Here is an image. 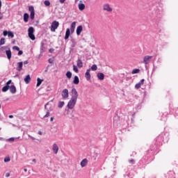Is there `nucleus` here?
<instances>
[{"label": "nucleus", "instance_id": "nucleus-1", "mask_svg": "<svg viewBox=\"0 0 178 178\" xmlns=\"http://www.w3.org/2000/svg\"><path fill=\"white\" fill-rule=\"evenodd\" d=\"M44 109L46 110V115L43 117V119L45 118H49L51 112L54 111V107L49 103H47L44 105Z\"/></svg>", "mask_w": 178, "mask_h": 178}, {"label": "nucleus", "instance_id": "nucleus-2", "mask_svg": "<svg viewBox=\"0 0 178 178\" xmlns=\"http://www.w3.org/2000/svg\"><path fill=\"white\" fill-rule=\"evenodd\" d=\"M28 35L32 41H34L35 40V35H34V28L31 26L28 29Z\"/></svg>", "mask_w": 178, "mask_h": 178}, {"label": "nucleus", "instance_id": "nucleus-3", "mask_svg": "<svg viewBox=\"0 0 178 178\" xmlns=\"http://www.w3.org/2000/svg\"><path fill=\"white\" fill-rule=\"evenodd\" d=\"M77 98H79V92L76 88H73L71 91V99L77 101Z\"/></svg>", "mask_w": 178, "mask_h": 178}, {"label": "nucleus", "instance_id": "nucleus-4", "mask_svg": "<svg viewBox=\"0 0 178 178\" xmlns=\"http://www.w3.org/2000/svg\"><path fill=\"white\" fill-rule=\"evenodd\" d=\"M76 102L77 100L70 99L67 103V107L68 108V109H73V108H74V106H76Z\"/></svg>", "mask_w": 178, "mask_h": 178}, {"label": "nucleus", "instance_id": "nucleus-5", "mask_svg": "<svg viewBox=\"0 0 178 178\" xmlns=\"http://www.w3.org/2000/svg\"><path fill=\"white\" fill-rule=\"evenodd\" d=\"M59 27V22L53 21L51 25V31L53 33L56 31V29Z\"/></svg>", "mask_w": 178, "mask_h": 178}, {"label": "nucleus", "instance_id": "nucleus-6", "mask_svg": "<svg viewBox=\"0 0 178 178\" xmlns=\"http://www.w3.org/2000/svg\"><path fill=\"white\" fill-rule=\"evenodd\" d=\"M29 10L31 12L30 18L31 20H34V17H35V11L34 10V6H29Z\"/></svg>", "mask_w": 178, "mask_h": 178}, {"label": "nucleus", "instance_id": "nucleus-7", "mask_svg": "<svg viewBox=\"0 0 178 178\" xmlns=\"http://www.w3.org/2000/svg\"><path fill=\"white\" fill-rule=\"evenodd\" d=\"M103 10L111 13L113 12V9L112 8V7H111V5H109V3H105L103 5Z\"/></svg>", "mask_w": 178, "mask_h": 178}, {"label": "nucleus", "instance_id": "nucleus-8", "mask_svg": "<svg viewBox=\"0 0 178 178\" xmlns=\"http://www.w3.org/2000/svg\"><path fill=\"white\" fill-rule=\"evenodd\" d=\"M63 99H67L69 98V90L64 89L61 92Z\"/></svg>", "mask_w": 178, "mask_h": 178}, {"label": "nucleus", "instance_id": "nucleus-9", "mask_svg": "<svg viewBox=\"0 0 178 178\" xmlns=\"http://www.w3.org/2000/svg\"><path fill=\"white\" fill-rule=\"evenodd\" d=\"M11 83H12V80H9L8 81H7L6 86L2 88V90H1L2 92H6V91H8V90H9V88H10L9 85Z\"/></svg>", "mask_w": 178, "mask_h": 178}, {"label": "nucleus", "instance_id": "nucleus-10", "mask_svg": "<svg viewBox=\"0 0 178 178\" xmlns=\"http://www.w3.org/2000/svg\"><path fill=\"white\" fill-rule=\"evenodd\" d=\"M151 59H152V56H145L143 58V63H145V65H148V63H149Z\"/></svg>", "mask_w": 178, "mask_h": 178}, {"label": "nucleus", "instance_id": "nucleus-11", "mask_svg": "<svg viewBox=\"0 0 178 178\" xmlns=\"http://www.w3.org/2000/svg\"><path fill=\"white\" fill-rule=\"evenodd\" d=\"M52 151L54 154L56 155L58 154V152L59 151V146H58V144L54 143L52 145Z\"/></svg>", "mask_w": 178, "mask_h": 178}, {"label": "nucleus", "instance_id": "nucleus-12", "mask_svg": "<svg viewBox=\"0 0 178 178\" xmlns=\"http://www.w3.org/2000/svg\"><path fill=\"white\" fill-rule=\"evenodd\" d=\"M90 72H91V69L87 70L85 74V77L88 81H90V80H91V74H90Z\"/></svg>", "mask_w": 178, "mask_h": 178}, {"label": "nucleus", "instance_id": "nucleus-13", "mask_svg": "<svg viewBox=\"0 0 178 178\" xmlns=\"http://www.w3.org/2000/svg\"><path fill=\"white\" fill-rule=\"evenodd\" d=\"M6 55L8 60H10V59H12V51H10V48H8L7 50H6Z\"/></svg>", "mask_w": 178, "mask_h": 178}, {"label": "nucleus", "instance_id": "nucleus-14", "mask_svg": "<svg viewBox=\"0 0 178 178\" xmlns=\"http://www.w3.org/2000/svg\"><path fill=\"white\" fill-rule=\"evenodd\" d=\"M144 79H141L140 82L135 85V88H136V90H138V88H141V86L144 85Z\"/></svg>", "mask_w": 178, "mask_h": 178}, {"label": "nucleus", "instance_id": "nucleus-15", "mask_svg": "<svg viewBox=\"0 0 178 178\" xmlns=\"http://www.w3.org/2000/svg\"><path fill=\"white\" fill-rule=\"evenodd\" d=\"M87 163H88V160L87 159H83L81 161V168H85V166H87Z\"/></svg>", "mask_w": 178, "mask_h": 178}, {"label": "nucleus", "instance_id": "nucleus-16", "mask_svg": "<svg viewBox=\"0 0 178 178\" xmlns=\"http://www.w3.org/2000/svg\"><path fill=\"white\" fill-rule=\"evenodd\" d=\"M76 22H73L71 24L70 31H71V33H74V30L76 29Z\"/></svg>", "mask_w": 178, "mask_h": 178}, {"label": "nucleus", "instance_id": "nucleus-17", "mask_svg": "<svg viewBox=\"0 0 178 178\" xmlns=\"http://www.w3.org/2000/svg\"><path fill=\"white\" fill-rule=\"evenodd\" d=\"M82 31H83V26L81 25L78 26L76 28V35H80Z\"/></svg>", "mask_w": 178, "mask_h": 178}, {"label": "nucleus", "instance_id": "nucleus-18", "mask_svg": "<svg viewBox=\"0 0 178 178\" xmlns=\"http://www.w3.org/2000/svg\"><path fill=\"white\" fill-rule=\"evenodd\" d=\"M17 70H18V72H22V70H23V62L17 63Z\"/></svg>", "mask_w": 178, "mask_h": 178}, {"label": "nucleus", "instance_id": "nucleus-19", "mask_svg": "<svg viewBox=\"0 0 178 178\" xmlns=\"http://www.w3.org/2000/svg\"><path fill=\"white\" fill-rule=\"evenodd\" d=\"M9 90L11 94H16V86H15V85H11Z\"/></svg>", "mask_w": 178, "mask_h": 178}, {"label": "nucleus", "instance_id": "nucleus-20", "mask_svg": "<svg viewBox=\"0 0 178 178\" xmlns=\"http://www.w3.org/2000/svg\"><path fill=\"white\" fill-rule=\"evenodd\" d=\"M97 78L99 80L102 81V80H104V79H105V75L102 72L97 73Z\"/></svg>", "mask_w": 178, "mask_h": 178}, {"label": "nucleus", "instance_id": "nucleus-21", "mask_svg": "<svg viewBox=\"0 0 178 178\" xmlns=\"http://www.w3.org/2000/svg\"><path fill=\"white\" fill-rule=\"evenodd\" d=\"M70 29H67L65 35V40H68L69 37H70Z\"/></svg>", "mask_w": 178, "mask_h": 178}, {"label": "nucleus", "instance_id": "nucleus-22", "mask_svg": "<svg viewBox=\"0 0 178 178\" xmlns=\"http://www.w3.org/2000/svg\"><path fill=\"white\" fill-rule=\"evenodd\" d=\"M24 80L26 84H29V83H30V81H31V77H30V75L28 74Z\"/></svg>", "mask_w": 178, "mask_h": 178}, {"label": "nucleus", "instance_id": "nucleus-23", "mask_svg": "<svg viewBox=\"0 0 178 178\" xmlns=\"http://www.w3.org/2000/svg\"><path fill=\"white\" fill-rule=\"evenodd\" d=\"M74 84H79L80 83V79H79V76H75L73 81Z\"/></svg>", "mask_w": 178, "mask_h": 178}, {"label": "nucleus", "instance_id": "nucleus-24", "mask_svg": "<svg viewBox=\"0 0 178 178\" xmlns=\"http://www.w3.org/2000/svg\"><path fill=\"white\" fill-rule=\"evenodd\" d=\"M29 14H27V13L24 14V22L25 23H27V22H29Z\"/></svg>", "mask_w": 178, "mask_h": 178}, {"label": "nucleus", "instance_id": "nucleus-25", "mask_svg": "<svg viewBox=\"0 0 178 178\" xmlns=\"http://www.w3.org/2000/svg\"><path fill=\"white\" fill-rule=\"evenodd\" d=\"M79 10H84V9H86V5H84V3H79Z\"/></svg>", "mask_w": 178, "mask_h": 178}, {"label": "nucleus", "instance_id": "nucleus-26", "mask_svg": "<svg viewBox=\"0 0 178 178\" xmlns=\"http://www.w3.org/2000/svg\"><path fill=\"white\" fill-rule=\"evenodd\" d=\"M44 80H42V79H40V78H38L37 79V85H36V86L37 87H40V86H41V83H42V81H43Z\"/></svg>", "mask_w": 178, "mask_h": 178}, {"label": "nucleus", "instance_id": "nucleus-27", "mask_svg": "<svg viewBox=\"0 0 178 178\" xmlns=\"http://www.w3.org/2000/svg\"><path fill=\"white\" fill-rule=\"evenodd\" d=\"M77 66L78 67H83V61H81V60H77Z\"/></svg>", "mask_w": 178, "mask_h": 178}, {"label": "nucleus", "instance_id": "nucleus-28", "mask_svg": "<svg viewBox=\"0 0 178 178\" xmlns=\"http://www.w3.org/2000/svg\"><path fill=\"white\" fill-rule=\"evenodd\" d=\"M98 69V67H97V65L94 64L92 65L90 70H92L93 72H95Z\"/></svg>", "mask_w": 178, "mask_h": 178}, {"label": "nucleus", "instance_id": "nucleus-29", "mask_svg": "<svg viewBox=\"0 0 178 178\" xmlns=\"http://www.w3.org/2000/svg\"><path fill=\"white\" fill-rule=\"evenodd\" d=\"M137 73H140V69H134L132 70V74H137Z\"/></svg>", "mask_w": 178, "mask_h": 178}, {"label": "nucleus", "instance_id": "nucleus-30", "mask_svg": "<svg viewBox=\"0 0 178 178\" xmlns=\"http://www.w3.org/2000/svg\"><path fill=\"white\" fill-rule=\"evenodd\" d=\"M66 76L67 77V79H72V72L70 71H67L66 73Z\"/></svg>", "mask_w": 178, "mask_h": 178}, {"label": "nucleus", "instance_id": "nucleus-31", "mask_svg": "<svg viewBox=\"0 0 178 178\" xmlns=\"http://www.w3.org/2000/svg\"><path fill=\"white\" fill-rule=\"evenodd\" d=\"M64 105H65V102H58V108H63Z\"/></svg>", "mask_w": 178, "mask_h": 178}, {"label": "nucleus", "instance_id": "nucleus-32", "mask_svg": "<svg viewBox=\"0 0 178 178\" xmlns=\"http://www.w3.org/2000/svg\"><path fill=\"white\" fill-rule=\"evenodd\" d=\"M40 51H42V52H45V47H44V43H41L40 45Z\"/></svg>", "mask_w": 178, "mask_h": 178}, {"label": "nucleus", "instance_id": "nucleus-33", "mask_svg": "<svg viewBox=\"0 0 178 178\" xmlns=\"http://www.w3.org/2000/svg\"><path fill=\"white\" fill-rule=\"evenodd\" d=\"M8 37H10V38H13L15 37V34H13V32L12 31H8Z\"/></svg>", "mask_w": 178, "mask_h": 178}, {"label": "nucleus", "instance_id": "nucleus-34", "mask_svg": "<svg viewBox=\"0 0 178 178\" xmlns=\"http://www.w3.org/2000/svg\"><path fill=\"white\" fill-rule=\"evenodd\" d=\"M0 45H5V38H1L0 40Z\"/></svg>", "mask_w": 178, "mask_h": 178}, {"label": "nucleus", "instance_id": "nucleus-35", "mask_svg": "<svg viewBox=\"0 0 178 178\" xmlns=\"http://www.w3.org/2000/svg\"><path fill=\"white\" fill-rule=\"evenodd\" d=\"M73 70H74L76 73H78V72H79V68H77V66H76V65H73Z\"/></svg>", "mask_w": 178, "mask_h": 178}, {"label": "nucleus", "instance_id": "nucleus-36", "mask_svg": "<svg viewBox=\"0 0 178 178\" xmlns=\"http://www.w3.org/2000/svg\"><path fill=\"white\" fill-rule=\"evenodd\" d=\"M44 3L45 6H49V5H51V2H49V1L47 0L44 1Z\"/></svg>", "mask_w": 178, "mask_h": 178}, {"label": "nucleus", "instance_id": "nucleus-37", "mask_svg": "<svg viewBox=\"0 0 178 178\" xmlns=\"http://www.w3.org/2000/svg\"><path fill=\"white\" fill-rule=\"evenodd\" d=\"M5 49L8 50V49H9V47H6V46H3V47H1L0 48V50H1V51H5Z\"/></svg>", "mask_w": 178, "mask_h": 178}, {"label": "nucleus", "instance_id": "nucleus-38", "mask_svg": "<svg viewBox=\"0 0 178 178\" xmlns=\"http://www.w3.org/2000/svg\"><path fill=\"white\" fill-rule=\"evenodd\" d=\"M4 162H10V157L9 156H6L5 159H4Z\"/></svg>", "mask_w": 178, "mask_h": 178}, {"label": "nucleus", "instance_id": "nucleus-39", "mask_svg": "<svg viewBox=\"0 0 178 178\" xmlns=\"http://www.w3.org/2000/svg\"><path fill=\"white\" fill-rule=\"evenodd\" d=\"M129 163H131V165H134V163H136V161H134V159H130L129 160Z\"/></svg>", "mask_w": 178, "mask_h": 178}, {"label": "nucleus", "instance_id": "nucleus-40", "mask_svg": "<svg viewBox=\"0 0 178 178\" xmlns=\"http://www.w3.org/2000/svg\"><path fill=\"white\" fill-rule=\"evenodd\" d=\"M13 49H14V51H19L20 48H19V47H17V46H14L13 47Z\"/></svg>", "mask_w": 178, "mask_h": 178}, {"label": "nucleus", "instance_id": "nucleus-41", "mask_svg": "<svg viewBox=\"0 0 178 178\" xmlns=\"http://www.w3.org/2000/svg\"><path fill=\"white\" fill-rule=\"evenodd\" d=\"M7 141L13 143V141H15V138H9L7 139Z\"/></svg>", "mask_w": 178, "mask_h": 178}, {"label": "nucleus", "instance_id": "nucleus-42", "mask_svg": "<svg viewBox=\"0 0 178 178\" xmlns=\"http://www.w3.org/2000/svg\"><path fill=\"white\" fill-rule=\"evenodd\" d=\"M8 33H9V32H8L7 31H4L3 32V35H4L5 37H6V35H8Z\"/></svg>", "mask_w": 178, "mask_h": 178}, {"label": "nucleus", "instance_id": "nucleus-43", "mask_svg": "<svg viewBox=\"0 0 178 178\" xmlns=\"http://www.w3.org/2000/svg\"><path fill=\"white\" fill-rule=\"evenodd\" d=\"M20 55H23V51L22 50L18 51V56H20Z\"/></svg>", "mask_w": 178, "mask_h": 178}, {"label": "nucleus", "instance_id": "nucleus-44", "mask_svg": "<svg viewBox=\"0 0 178 178\" xmlns=\"http://www.w3.org/2000/svg\"><path fill=\"white\" fill-rule=\"evenodd\" d=\"M48 62H49V63H54V60H52V58H49L48 60Z\"/></svg>", "mask_w": 178, "mask_h": 178}, {"label": "nucleus", "instance_id": "nucleus-45", "mask_svg": "<svg viewBox=\"0 0 178 178\" xmlns=\"http://www.w3.org/2000/svg\"><path fill=\"white\" fill-rule=\"evenodd\" d=\"M9 176H10V173L6 172V177H9Z\"/></svg>", "mask_w": 178, "mask_h": 178}, {"label": "nucleus", "instance_id": "nucleus-46", "mask_svg": "<svg viewBox=\"0 0 178 178\" xmlns=\"http://www.w3.org/2000/svg\"><path fill=\"white\" fill-rule=\"evenodd\" d=\"M66 0H59V1H60V3H65V1Z\"/></svg>", "mask_w": 178, "mask_h": 178}, {"label": "nucleus", "instance_id": "nucleus-47", "mask_svg": "<svg viewBox=\"0 0 178 178\" xmlns=\"http://www.w3.org/2000/svg\"><path fill=\"white\" fill-rule=\"evenodd\" d=\"M28 64H29V60L24 61V65H28Z\"/></svg>", "mask_w": 178, "mask_h": 178}, {"label": "nucleus", "instance_id": "nucleus-48", "mask_svg": "<svg viewBox=\"0 0 178 178\" xmlns=\"http://www.w3.org/2000/svg\"><path fill=\"white\" fill-rule=\"evenodd\" d=\"M38 134H39V136H42V132L40 131H39L38 132Z\"/></svg>", "mask_w": 178, "mask_h": 178}, {"label": "nucleus", "instance_id": "nucleus-49", "mask_svg": "<svg viewBox=\"0 0 178 178\" xmlns=\"http://www.w3.org/2000/svg\"><path fill=\"white\" fill-rule=\"evenodd\" d=\"M29 137H30V138H31V140H35V138H34V137H33V136H29Z\"/></svg>", "mask_w": 178, "mask_h": 178}, {"label": "nucleus", "instance_id": "nucleus-50", "mask_svg": "<svg viewBox=\"0 0 178 178\" xmlns=\"http://www.w3.org/2000/svg\"><path fill=\"white\" fill-rule=\"evenodd\" d=\"M2 8V1L0 0V9Z\"/></svg>", "mask_w": 178, "mask_h": 178}, {"label": "nucleus", "instance_id": "nucleus-51", "mask_svg": "<svg viewBox=\"0 0 178 178\" xmlns=\"http://www.w3.org/2000/svg\"><path fill=\"white\" fill-rule=\"evenodd\" d=\"M49 52H50L51 54H52V52H54V49H49Z\"/></svg>", "mask_w": 178, "mask_h": 178}, {"label": "nucleus", "instance_id": "nucleus-52", "mask_svg": "<svg viewBox=\"0 0 178 178\" xmlns=\"http://www.w3.org/2000/svg\"><path fill=\"white\" fill-rule=\"evenodd\" d=\"M8 118H9L10 119H13V115H10L8 116Z\"/></svg>", "mask_w": 178, "mask_h": 178}, {"label": "nucleus", "instance_id": "nucleus-53", "mask_svg": "<svg viewBox=\"0 0 178 178\" xmlns=\"http://www.w3.org/2000/svg\"><path fill=\"white\" fill-rule=\"evenodd\" d=\"M50 122H54V117H51V118H50Z\"/></svg>", "mask_w": 178, "mask_h": 178}, {"label": "nucleus", "instance_id": "nucleus-54", "mask_svg": "<svg viewBox=\"0 0 178 178\" xmlns=\"http://www.w3.org/2000/svg\"><path fill=\"white\" fill-rule=\"evenodd\" d=\"M32 162H34V163H35V162H37V160H35V159H33L32 160Z\"/></svg>", "mask_w": 178, "mask_h": 178}, {"label": "nucleus", "instance_id": "nucleus-55", "mask_svg": "<svg viewBox=\"0 0 178 178\" xmlns=\"http://www.w3.org/2000/svg\"><path fill=\"white\" fill-rule=\"evenodd\" d=\"M24 172H27V169L26 168H24Z\"/></svg>", "mask_w": 178, "mask_h": 178}, {"label": "nucleus", "instance_id": "nucleus-56", "mask_svg": "<svg viewBox=\"0 0 178 178\" xmlns=\"http://www.w3.org/2000/svg\"><path fill=\"white\" fill-rule=\"evenodd\" d=\"M1 19H2V16L1 17L0 16V20H1Z\"/></svg>", "mask_w": 178, "mask_h": 178}, {"label": "nucleus", "instance_id": "nucleus-57", "mask_svg": "<svg viewBox=\"0 0 178 178\" xmlns=\"http://www.w3.org/2000/svg\"><path fill=\"white\" fill-rule=\"evenodd\" d=\"M0 108H1V104H0Z\"/></svg>", "mask_w": 178, "mask_h": 178}]
</instances>
